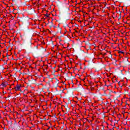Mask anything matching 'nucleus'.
<instances>
[{
	"label": "nucleus",
	"mask_w": 130,
	"mask_h": 130,
	"mask_svg": "<svg viewBox=\"0 0 130 130\" xmlns=\"http://www.w3.org/2000/svg\"><path fill=\"white\" fill-rule=\"evenodd\" d=\"M34 13H35V10L33 9H31L30 10H29L28 11V13L29 14V15H33Z\"/></svg>",
	"instance_id": "nucleus-1"
},
{
	"label": "nucleus",
	"mask_w": 130,
	"mask_h": 130,
	"mask_svg": "<svg viewBox=\"0 0 130 130\" xmlns=\"http://www.w3.org/2000/svg\"><path fill=\"white\" fill-rule=\"evenodd\" d=\"M21 87H22L21 85H19V84H17L16 87H15L16 91H20V90H21Z\"/></svg>",
	"instance_id": "nucleus-2"
},
{
	"label": "nucleus",
	"mask_w": 130,
	"mask_h": 130,
	"mask_svg": "<svg viewBox=\"0 0 130 130\" xmlns=\"http://www.w3.org/2000/svg\"><path fill=\"white\" fill-rule=\"evenodd\" d=\"M7 121L8 124L10 125V127H12V125H13V121H11L10 122L9 120H7Z\"/></svg>",
	"instance_id": "nucleus-3"
},
{
	"label": "nucleus",
	"mask_w": 130,
	"mask_h": 130,
	"mask_svg": "<svg viewBox=\"0 0 130 130\" xmlns=\"http://www.w3.org/2000/svg\"><path fill=\"white\" fill-rule=\"evenodd\" d=\"M2 85L3 86V87H7V86H8V83L7 82H3L2 84Z\"/></svg>",
	"instance_id": "nucleus-4"
},
{
	"label": "nucleus",
	"mask_w": 130,
	"mask_h": 130,
	"mask_svg": "<svg viewBox=\"0 0 130 130\" xmlns=\"http://www.w3.org/2000/svg\"><path fill=\"white\" fill-rule=\"evenodd\" d=\"M57 33H61V28H59L57 31Z\"/></svg>",
	"instance_id": "nucleus-5"
},
{
	"label": "nucleus",
	"mask_w": 130,
	"mask_h": 130,
	"mask_svg": "<svg viewBox=\"0 0 130 130\" xmlns=\"http://www.w3.org/2000/svg\"><path fill=\"white\" fill-rule=\"evenodd\" d=\"M102 100H103V99H102V98H101V96H100L98 99V101H100L101 102H102V103H103Z\"/></svg>",
	"instance_id": "nucleus-6"
},
{
	"label": "nucleus",
	"mask_w": 130,
	"mask_h": 130,
	"mask_svg": "<svg viewBox=\"0 0 130 130\" xmlns=\"http://www.w3.org/2000/svg\"><path fill=\"white\" fill-rule=\"evenodd\" d=\"M93 120H94V122H95V124H97V123H98V122H97V118H93Z\"/></svg>",
	"instance_id": "nucleus-7"
},
{
	"label": "nucleus",
	"mask_w": 130,
	"mask_h": 130,
	"mask_svg": "<svg viewBox=\"0 0 130 130\" xmlns=\"http://www.w3.org/2000/svg\"><path fill=\"white\" fill-rule=\"evenodd\" d=\"M58 80H57L56 79V84H57V85H58Z\"/></svg>",
	"instance_id": "nucleus-8"
},
{
	"label": "nucleus",
	"mask_w": 130,
	"mask_h": 130,
	"mask_svg": "<svg viewBox=\"0 0 130 130\" xmlns=\"http://www.w3.org/2000/svg\"><path fill=\"white\" fill-rule=\"evenodd\" d=\"M17 128L18 130H20L21 129V127H20V126L18 125L17 126Z\"/></svg>",
	"instance_id": "nucleus-9"
},
{
	"label": "nucleus",
	"mask_w": 130,
	"mask_h": 130,
	"mask_svg": "<svg viewBox=\"0 0 130 130\" xmlns=\"http://www.w3.org/2000/svg\"><path fill=\"white\" fill-rule=\"evenodd\" d=\"M68 26H69V25H68L67 24H64L63 27H64V28H66V27H67Z\"/></svg>",
	"instance_id": "nucleus-10"
},
{
	"label": "nucleus",
	"mask_w": 130,
	"mask_h": 130,
	"mask_svg": "<svg viewBox=\"0 0 130 130\" xmlns=\"http://www.w3.org/2000/svg\"><path fill=\"white\" fill-rule=\"evenodd\" d=\"M98 32H99V33H101V32H102V30H101V29H99V30H98Z\"/></svg>",
	"instance_id": "nucleus-11"
},
{
	"label": "nucleus",
	"mask_w": 130,
	"mask_h": 130,
	"mask_svg": "<svg viewBox=\"0 0 130 130\" xmlns=\"http://www.w3.org/2000/svg\"><path fill=\"white\" fill-rule=\"evenodd\" d=\"M118 53H122V54H123V53H124V52H122V51H119L118 52Z\"/></svg>",
	"instance_id": "nucleus-12"
},
{
	"label": "nucleus",
	"mask_w": 130,
	"mask_h": 130,
	"mask_svg": "<svg viewBox=\"0 0 130 130\" xmlns=\"http://www.w3.org/2000/svg\"><path fill=\"white\" fill-rule=\"evenodd\" d=\"M45 16L47 17V18H48V17H49V15L48 14H46L45 15Z\"/></svg>",
	"instance_id": "nucleus-13"
},
{
	"label": "nucleus",
	"mask_w": 130,
	"mask_h": 130,
	"mask_svg": "<svg viewBox=\"0 0 130 130\" xmlns=\"http://www.w3.org/2000/svg\"><path fill=\"white\" fill-rule=\"evenodd\" d=\"M66 77H67V78H68V79L70 78V77H69V75H68V74H66Z\"/></svg>",
	"instance_id": "nucleus-14"
},
{
	"label": "nucleus",
	"mask_w": 130,
	"mask_h": 130,
	"mask_svg": "<svg viewBox=\"0 0 130 130\" xmlns=\"http://www.w3.org/2000/svg\"><path fill=\"white\" fill-rule=\"evenodd\" d=\"M121 18V14H120L119 19H120Z\"/></svg>",
	"instance_id": "nucleus-15"
},
{
	"label": "nucleus",
	"mask_w": 130,
	"mask_h": 130,
	"mask_svg": "<svg viewBox=\"0 0 130 130\" xmlns=\"http://www.w3.org/2000/svg\"><path fill=\"white\" fill-rule=\"evenodd\" d=\"M20 21H23V18H20Z\"/></svg>",
	"instance_id": "nucleus-16"
},
{
	"label": "nucleus",
	"mask_w": 130,
	"mask_h": 130,
	"mask_svg": "<svg viewBox=\"0 0 130 130\" xmlns=\"http://www.w3.org/2000/svg\"><path fill=\"white\" fill-rule=\"evenodd\" d=\"M123 62V63H124L125 64H126L125 63V62H124V61H122V62Z\"/></svg>",
	"instance_id": "nucleus-17"
},
{
	"label": "nucleus",
	"mask_w": 130,
	"mask_h": 130,
	"mask_svg": "<svg viewBox=\"0 0 130 130\" xmlns=\"http://www.w3.org/2000/svg\"><path fill=\"white\" fill-rule=\"evenodd\" d=\"M101 76L99 75V79H101Z\"/></svg>",
	"instance_id": "nucleus-18"
},
{
	"label": "nucleus",
	"mask_w": 130,
	"mask_h": 130,
	"mask_svg": "<svg viewBox=\"0 0 130 130\" xmlns=\"http://www.w3.org/2000/svg\"><path fill=\"white\" fill-rule=\"evenodd\" d=\"M14 124H15L16 125H17V122L15 121Z\"/></svg>",
	"instance_id": "nucleus-19"
},
{
	"label": "nucleus",
	"mask_w": 130,
	"mask_h": 130,
	"mask_svg": "<svg viewBox=\"0 0 130 130\" xmlns=\"http://www.w3.org/2000/svg\"><path fill=\"white\" fill-rule=\"evenodd\" d=\"M49 33H50V34H51V31H50V30H49Z\"/></svg>",
	"instance_id": "nucleus-20"
},
{
	"label": "nucleus",
	"mask_w": 130,
	"mask_h": 130,
	"mask_svg": "<svg viewBox=\"0 0 130 130\" xmlns=\"http://www.w3.org/2000/svg\"><path fill=\"white\" fill-rule=\"evenodd\" d=\"M102 102H101V104H99V105H102Z\"/></svg>",
	"instance_id": "nucleus-21"
},
{
	"label": "nucleus",
	"mask_w": 130,
	"mask_h": 130,
	"mask_svg": "<svg viewBox=\"0 0 130 130\" xmlns=\"http://www.w3.org/2000/svg\"><path fill=\"white\" fill-rule=\"evenodd\" d=\"M79 23H82V21H81V20H79Z\"/></svg>",
	"instance_id": "nucleus-22"
},
{
	"label": "nucleus",
	"mask_w": 130,
	"mask_h": 130,
	"mask_svg": "<svg viewBox=\"0 0 130 130\" xmlns=\"http://www.w3.org/2000/svg\"><path fill=\"white\" fill-rule=\"evenodd\" d=\"M49 128H50V127H49L47 129V130L49 129Z\"/></svg>",
	"instance_id": "nucleus-23"
},
{
	"label": "nucleus",
	"mask_w": 130,
	"mask_h": 130,
	"mask_svg": "<svg viewBox=\"0 0 130 130\" xmlns=\"http://www.w3.org/2000/svg\"><path fill=\"white\" fill-rule=\"evenodd\" d=\"M57 28H59V26L58 25V26H57Z\"/></svg>",
	"instance_id": "nucleus-24"
},
{
	"label": "nucleus",
	"mask_w": 130,
	"mask_h": 130,
	"mask_svg": "<svg viewBox=\"0 0 130 130\" xmlns=\"http://www.w3.org/2000/svg\"><path fill=\"white\" fill-rule=\"evenodd\" d=\"M72 82L74 83V80H72Z\"/></svg>",
	"instance_id": "nucleus-25"
},
{
	"label": "nucleus",
	"mask_w": 130,
	"mask_h": 130,
	"mask_svg": "<svg viewBox=\"0 0 130 130\" xmlns=\"http://www.w3.org/2000/svg\"><path fill=\"white\" fill-rule=\"evenodd\" d=\"M95 48H96V45H95V47H94V49H95Z\"/></svg>",
	"instance_id": "nucleus-26"
},
{
	"label": "nucleus",
	"mask_w": 130,
	"mask_h": 130,
	"mask_svg": "<svg viewBox=\"0 0 130 130\" xmlns=\"http://www.w3.org/2000/svg\"><path fill=\"white\" fill-rule=\"evenodd\" d=\"M4 64H7V62H5V63H4Z\"/></svg>",
	"instance_id": "nucleus-27"
},
{
	"label": "nucleus",
	"mask_w": 130,
	"mask_h": 130,
	"mask_svg": "<svg viewBox=\"0 0 130 130\" xmlns=\"http://www.w3.org/2000/svg\"><path fill=\"white\" fill-rule=\"evenodd\" d=\"M47 84H49V81H48V82L47 83Z\"/></svg>",
	"instance_id": "nucleus-28"
},
{
	"label": "nucleus",
	"mask_w": 130,
	"mask_h": 130,
	"mask_svg": "<svg viewBox=\"0 0 130 130\" xmlns=\"http://www.w3.org/2000/svg\"><path fill=\"white\" fill-rule=\"evenodd\" d=\"M99 7H101V5H99Z\"/></svg>",
	"instance_id": "nucleus-29"
},
{
	"label": "nucleus",
	"mask_w": 130,
	"mask_h": 130,
	"mask_svg": "<svg viewBox=\"0 0 130 130\" xmlns=\"http://www.w3.org/2000/svg\"><path fill=\"white\" fill-rule=\"evenodd\" d=\"M98 54H101V53H99H99H98Z\"/></svg>",
	"instance_id": "nucleus-30"
},
{
	"label": "nucleus",
	"mask_w": 130,
	"mask_h": 130,
	"mask_svg": "<svg viewBox=\"0 0 130 130\" xmlns=\"http://www.w3.org/2000/svg\"><path fill=\"white\" fill-rule=\"evenodd\" d=\"M16 10H17V9H14V11H16Z\"/></svg>",
	"instance_id": "nucleus-31"
},
{
	"label": "nucleus",
	"mask_w": 130,
	"mask_h": 130,
	"mask_svg": "<svg viewBox=\"0 0 130 130\" xmlns=\"http://www.w3.org/2000/svg\"><path fill=\"white\" fill-rule=\"evenodd\" d=\"M100 45V46H101V47L102 46V45Z\"/></svg>",
	"instance_id": "nucleus-32"
},
{
	"label": "nucleus",
	"mask_w": 130,
	"mask_h": 130,
	"mask_svg": "<svg viewBox=\"0 0 130 130\" xmlns=\"http://www.w3.org/2000/svg\"><path fill=\"white\" fill-rule=\"evenodd\" d=\"M110 57H112V55H110Z\"/></svg>",
	"instance_id": "nucleus-33"
},
{
	"label": "nucleus",
	"mask_w": 130,
	"mask_h": 130,
	"mask_svg": "<svg viewBox=\"0 0 130 130\" xmlns=\"http://www.w3.org/2000/svg\"><path fill=\"white\" fill-rule=\"evenodd\" d=\"M114 93L115 94H116V92L115 91H114Z\"/></svg>",
	"instance_id": "nucleus-34"
},
{
	"label": "nucleus",
	"mask_w": 130,
	"mask_h": 130,
	"mask_svg": "<svg viewBox=\"0 0 130 130\" xmlns=\"http://www.w3.org/2000/svg\"><path fill=\"white\" fill-rule=\"evenodd\" d=\"M100 44L102 43V42H100Z\"/></svg>",
	"instance_id": "nucleus-35"
},
{
	"label": "nucleus",
	"mask_w": 130,
	"mask_h": 130,
	"mask_svg": "<svg viewBox=\"0 0 130 130\" xmlns=\"http://www.w3.org/2000/svg\"><path fill=\"white\" fill-rule=\"evenodd\" d=\"M44 71H45V69H43V72H44Z\"/></svg>",
	"instance_id": "nucleus-36"
},
{
	"label": "nucleus",
	"mask_w": 130,
	"mask_h": 130,
	"mask_svg": "<svg viewBox=\"0 0 130 130\" xmlns=\"http://www.w3.org/2000/svg\"><path fill=\"white\" fill-rule=\"evenodd\" d=\"M6 93H7V92H4V94H6Z\"/></svg>",
	"instance_id": "nucleus-37"
},
{
	"label": "nucleus",
	"mask_w": 130,
	"mask_h": 130,
	"mask_svg": "<svg viewBox=\"0 0 130 130\" xmlns=\"http://www.w3.org/2000/svg\"><path fill=\"white\" fill-rule=\"evenodd\" d=\"M98 82H99V83H100V80H99V81H98Z\"/></svg>",
	"instance_id": "nucleus-38"
},
{
	"label": "nucleus",
	"mask_w": 130,
	"mask_h": 130,
	"mask_svg": "<svg viewBox=\"0 0 130 130\" xmlns=\"http://www.w3.org/2000/svg\"><path fill=\"white\" fill-rule=\"evenodd\" d=\"M55 57L56 58H57V57H56V56H55Z\"/></svg>",
	"instance_id": "nucleus-39"
},
{
	"label": "nucleus",
	"mask_w": 130,
	"mask_h": 130,
	"mask_svg": "<svg viewBox=\"0 0 130 130\" xmlns=\"http://www.w3.org/2000/svg\"><path fill=\"white\" fill-rule=\"evenodd\" d=\"M66 106H67V107H69V106H68V105H67Z\"/></svg>",
	"instance_id": "nucleus-40"
},
{
	"label": "nucleus",
	"mask_w": 130,
	"mask_h": 130,
	"mask_svg": "<svg viewBox=\"0 0 130 130\" xmlns=\"http://www.w3.org/2000/svg\"><path fill=\"white\" fill-rule=\"evenodd\" d=\"M95 86H96V87H97L98 86V85H96Z\"/></svg>",
	"instance_id": "nucleus-41"
},
{
	"label": "nucleus",
	"mask_w": 130,
	"mask_h": 130,
	"mask_svg": "<svg viewBox=\"0 0 130 130\" xmlns=\"http://www.w3.org/2000/svg\"><path fill=\"white\" fill-rule=\"evenodd\" d=\"M69 103H71V101H70Z\"/></svg>",
	"instance_id": "nucleus-42"
},
{
	"label": "nucleus",
	"mask_w": 130,
	"mask_h": 130,
	"mask_svg": "<svg viewBox=\"0 0 130 130\" xmlns=\"http://www.w3.org/2000/svg\"><path fill=\"white\" fill-rule=\"evenodd\" d=\"M69 103H71V101H70Z\"/></svg>",
	"instance_id": "nucleus-43"
},
{
	"label": "nucleus",
	"mask_w": 130,
	"mask_h": 130,
	"mask_svg": "<svg viewBox=\"0 0 130 130\" xmlns=\"http://www.w3.org/2000/svg\"><path fill=\"white\" fill-rule=\"evenodd\" d=\"M53 69H55V67H54Z\"/></svg>",
	"instance_id": "nucleus-44"
},
{
	"label": "nucleus",
	"mask_w": 130,
	"mask_h": 130,
	"mask_svg": "<svg viewBox=\"0 0 130 130\" xmlns=\"http://www.w3.org/2000/svg\"><path fill=\"white\" fill-rule=\"evenodd\" d=\"M52 26H50V28H51V27H52Z\"/></svg>",
	"instance_id": "nucleus-45"
},
{
	"label": "nucleus",
	"mask_w": 130,
	"mask_h": 130,
	"mask_svg": "<svg viewBox=\"0 0 130 130\" xmlns=\"http://www.w3.org/2000/svg\"><path fill=\"white\" fill-rule=\"evenodd\" d=\"M128 59H127V61H128Z\"/></svg>",
	"instance_id": "nucleus-46"
},
{
	"label": "nucleus",
	"mask_w": 130,
	"mask_h": 130,
	"mask_svg": "<svg viewBox=\"0 0 130 130\" xmlns=\"http://www.w3.org/2000/svg\"><path fill=\"white\" fill-rule=\"evenodd\" d=\"M70 91H68V93H69Z\"/></svg>",
	"instance_id": "nucleus-47"
},
{
	"label": "nucleus",
	"mask_w": 130,
	"mask_h": 130,
	"mask_svg": "<svg viewBox=\"0 0 130 130\" xmlns=\"http://www.w3.org/2000/svg\"><path fill=\"white\" fill-rule=\"evenodd\" d=\"M68 109H69V110H70V109H69V108H68Z\"/></svg>",
	"instance_id": "nucleus-48"
},
{
	"label": "nucleus",
	"mask_w": 130,
	"mask_h": 130,
	"mask_svg": "<svg viewBox=\"0 0 130 130\" xmlns=\"http://www.w3.org/2000/svg\"><path fill=\"white\" fill-rule=\"evenodd\" d=\"M68 109H69V110H70V109H69V108H68Z\"/></svg>",
	"instance_id": "nucleus-49"
},
{
	"label": "nucleus",
	"mask_w": 130,
	"mask_h": 130,
	"mask_svg": "<svg viewBox=\"0 0 130 130\" xmlns=\"http://www.w3.org/2000/svg\"><path fill=\"white\" fill-rule=\"evenodd\" d=\"M44 119H45V120H46V119L44 118Z\"/></svg>",
	"instance_id": "nucleus-50"
},
{
	"label": "nucleus",
	"mask_w": 130,
	"mask_h": 130,
	"mask_svg": "<svg viewBox=\"0 0 130 130\" xmlns=\"http://www.w3.org/2000/svg\"><path fill=\"white\" fill-rule=\"evenodd\" d=\"M96 129H98L97 127L96 128Z\"/></svg>",
	"instance_id": "nucleus-51"
},
{
	"label": "nucleus",
	"mask_w": 130,
	"mask_h": 130,
	"mask_svg": "<svg viewBox=\"0 0 130 130\" xmlns=\"http://www.w3.org/2000/svg\"><path fill=\"white\" fill-rule=\"evenodd\" d=\"M100 70H101V68H100Z\"/></svg>",
	"instance_id": "nucleus-52"
},
{
	"label": "nucleus",
	"mask_w": 130,
	"mask_h": 130,
	"mask_svg": "<svg viewBox=\"0 0 130 130\" xmlns=\"http://www.w3.org/2000/svg\"><path fill=\"white\" fill-rule=\"evenodd\" d=\"M99 110H100V109H99Z\"/></svg>",
	"instance_id": "nucleus-53"
},
{
	"label": "nucleus",
	"mask_w": 130,
	"mask_h": 130,
	"mask_svg": "<svg viewBox=\"0 0 130 130\" xmlns=\"http://www.w3.org/2000/svg\"><path fill=\"white\" fill-rule=\"evenodd\" d=\"M100 67H101V65H100Z\"/></svg>",
	"instance_id": "nucleus-54"
},
{
	"label": "nucleus",
	"mask_w": 130,
	"mask_h": 130,
	"mask_svg": "<svg viewBox=\"0 0 130 130\" xmlns=\"http://www.w3.org/2000/svg\"><path fill=\"white\" fill-rule=\"evenodd\" d=\"M110 92H112V91H110Z\"/></svg>",
	"instance_id": "nucleus-55"
},
{
	"label": "nucleus",
	"mask_w": 130,
	"mask_h": 130,
	"mask_svg": "<svg viewBox=\"0 0 130 130\" xmlns=\"http://www.w3.org/2000/svg\"><path fill=\"white\" fill-rule=\"evenodd\" d=\"M17 10H19V8H18V9Z\"/></svg>",
	"instance_id": "nucleus-56"
},
{
	"label": "nucleus",
	"mask_w": 130,
	"mask_h": 130,
	"mask_svg": "<svg viewBox=\"0 0 130 130\" xmlns=\"http://www.w3.org/2000/svg\"><path fill=\"white\" fill-rule=\"evenodd\" d=\"M0 98H2V97L0 96Z\"/></svg>",
	"instance_id": "nucleus-57"
},
{
	"label": "nucleus",
	"mask_w": 130,
	"mask_h": 130,
	"mask_svg": "<svg viewBox=\"0 0 130 130\" xmlns=\"http://www.w3.org/2000/svg\"><path fill=\"white\" fill-rule=\"evenodd\" d=\"M98 47H99V48L100 47L99 46Z\"/></svg>",
	"instance_id": "nucleus-58"
},
{
	"label": "nucleus",
	"mask_w": 130,
	"mask_h": 130,
	"mask_svg": "<svg viewBox=\"0 0 130 130\" xmlns=\"http://www.w3.org/2000/svg\"><path fill=\"white\" fill-rule=\"evenodd\" d=\"M0 55H1V53H0Z\"/></svg>",
	"instance_id": "nucleus-59"
}]
</instances>
